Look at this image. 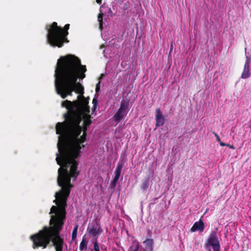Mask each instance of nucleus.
Segmentation results:
<instances>
[{
  "mask_svg": "<svg viewBox=\"0 0 251 251\" xmlns=\"http://www.w3.org/2000/svg\"><path fill=\"white\" fill-rule=\"evenodd\" d=\"M59 135L56 161L60 167L58 170L57 182L61 188L55 193V200L53 202L60 209L66 210L68 198L74 187L71 183V178L75 180L79 174L76 159L80 156L82 148L84 147L82 144L86 141V138L82 135L76 137L73 132L66 130Z\"/></svg>",
  "mask_w": 251,
  "mask_h": 251,
  "instance_id": "f257e3e1",
  "label": "nucleus"
},
{
  "mask_svg": "<svg viewBox=\"0 0 251 251\" xmlns=\"http://www.w3.org/2000/svg\"><path fill=\"white\" fill-rule=\"evenodd\" d=\"M86 71V66L82 65L80 59L75 55L61 56L58 60L54 74L57 94L63 99L68 96H72L73 92L79 94L75 100H65L62 102V106L68 110L63 116L80 110L85 102L89 101V97L83 95L84 87L77 82V79L82 80L85 77Z\"/></svg>",
  "mask_w": 251,
  "mask_h": 251,
  "instance_id": "f03ea898",
  "label": "nucleus"
},
{
  "mask_svg": "<svg viewBox=\"0 0 251 251\" xmlns=\"http://www.w3.org/2000/svg\"><path fill=\"white\" fill-rule=\"evenodd\" d=\"M50 214L53 215L50 217L49 226H44L37 233L30 236L33 242L32 248L45 249L51 243L50 245L54 247L55 251H63L64 240L60 236V232L66 219V210L52 205Z\"/></svg>",
  "mask_w": 251,
  "mask_h": 251,
  "instance_id": "7ed1b4c3",
  "label": "nucleus"
},
{
  "mask_svg": "<svg viewBox=\"0 0 251 251\" xmlns=\"http://www.w3.org/2000/svg\"><path fill=\"white\" fill-rule=\"evenodd\" d=\"M80 110L63 116L65 122H58L56 125V133L57 134L63 133V130L73 132L75 136H79L81 132H87L89 127L84 125L80 126L82 121L80 116Z\"/></svg>",
  "mask_w": 251,
  "mask_h": 251,
  "instance_id": "20e7f679",
  "label": "nucleus"
},
{
  "mask_svg": "<svg viewBox=\"0 0 251 251\" xmlns=\"http://www.w3.org/2000/svg\"><path fill=\"white\" fill-rule=\"evenodd\" d=\"M70 28V24L65 25L63 28L58 26L56 22H53L49 25L48 30L47 41L49 44L52 47L61 48L64 43L69 41L67 36L69 34L68 30Z\"/></svg>",
  "mask_w": 251,
  "mask_h": 251,
  "instance_id": "39448f33",
  "label": "nucleus"
},
{
  "mask_svg": "<svg viewBox=\"0 0 251 251\" xmlns=\"http://www.w3.org/2000/svg\"><path fill=\"white\" fill-rule=\"evenodd\" d=\"M89 101L85 102L84 104L81 106L80 116L82 119H83V125L89 127L92 123L91 120L92 116L89 114L90 112V107L88 105Z\"/></svg>",
  "mask_w": 251,
  "mask_h": 251,
  "instance_id": "423d86ee",
  "label": "nucleus"
},
{
  "mask_svg": "<svg viewBox=\"0 0 251 251\" xmlns=\"http://www.w3.org/2000/svg\"><path fill=\"white\" fill-rule=\"evenodd\" d=\"M87 230L90 235L96 238L102 231L100 224L97 222H93Z\"/></svg>",
  "mask_w": 251,
  "mask_h": 251,
  "instance_id": "0eeeda50",
  "label": "nucleus"
},
{
  "mask_svg": "<svg viewBox=\"0 0 251 251\" xmlns=\"http://www.w3.org/2000/svg\"><path fill=\"white\" fill-rule=\"evenodd\" d=\"M251 63V56L246 55V61L241 77L243 79H247L251 75L250 71V64Z\"/></svg>",
  "mask_w": 251,
  "mask_h": 251,
  "instance_id": "6e6552de",
  "label": "nucleus"
},
{
  "mask_svg": "<svg viewBox=\"0 0 251 251\" xmlns=\"http://www.w3.org/2000/svg\"><path fill=\"white\" fill-rule=\"evenodd\" d=\"M155 126L156 127L162 126L165 123V118L160 108H157L155 111Z\"/></svg>",
  "mask_w": 251,
  "mask_h": 251,
  "instance_id": "1a4fd4ad",
  "label": "nucleus"
},
{
  "mask_svg": "<svg viewBox=\"0 0 251 251\" xmlns=\"http://www.w3.org/2000/svg\"><path fill=\"white\" fill-rule=\"evenodd\" d=\"M204 229V224L203 221L200 219L199 221L194 223L193 226L191 228V232H195L196 231H200L202 232Z\"/></svg>",
  "mask_w": 251,
  "mask_h": 251,
  "instance_id": "9d476101",
  "label": "nucleus"
},
{
  "mask_svg": "<svg viewBox=\"0 0 251 251\" xmlns=\"http://www.w3.org/2000/svg\"><path fill=\"white\" fill-rule=\"evenodd\" d=\"M204 248L207 251H220V243H205Z\"/></svg>",
  "mask_w": 251,
  "mask_h": 251,
  "instance_id": "9b49d317",
  "label": "nucleus"
},
{
  "mask_svg": "<svg viewBox=\"0 0 251 251\" xmlns=\"http://www.w3.org/2000/svg\"><path fill=\"white\" fill-rule=\"evenodd\" d=\"M205 243H220V241L217 237V232L215 231H212L206 241Z\"/></svg>",
  "mask_w": 251,
  "mask_h": 251,
  "instance_id": "f8f14e48",
  "label": "nucleus"
},
{
  "mask_svg": "<svg viewBox=\"0 0 251 251\" xmlns=\"http://www.w3.org/2000/svg\"><path fill=\"white\" fill-rule=\"evenodd\" d=\"M126 114V113L118 109L113 116L114 120L118 123L121 121V120Z\"/></svg>",
  "mask_w": 251,
  "mask_h": 251,
  "instance_id": "ddd939ff",
  "label": "nucleus"
},
{
  "mask_svg": "<svg viewBox=\"0 0 251 251\" xmlns=\"http://www.w3.org/2000/svg\"><path fill=\"white\" fill-rule=\"evenodd\" d=\"M129 107V102L126 100H122L121 103L120 107L119 108V110L127 113V110Z\"/></svg>",
  "mask_w": 251,
  "mask_h": 251,
  "instance_id": "4468645a",
  "label": "nucleus"
},
{
  "mask_svg": "<svg viewBox=\"0 0 251 251\" xmlns=\"http://www.w3.org/2000/svg\"><path fill=\"white\" fill-rule=\"evenodd\" d=\"M144 244L145 246L151 251L153 250L154 241L152 239L148 238L146 239L144 242Z\"/></svg>",
  "mask_w": 251,
  "mask_h": 251,
  "instance_id": "2eb2a0df",
  "label": "nucleus"
},
{
  "mask_svg": "<svg viewBox=\"0 0 251 251\" xmlns=\"http://www.w3.org/2000/svg\"><path fill=\"white\" fill-rule=\"evenodd\" d=\"M87 241H86L85 236H84L79 245V250L80 251H82L84 250H86L87 249Z\"/></svg>",
  "mask_w": 251,
  "mask_h": 251,
  "instance_id": "dca6fc26",
  "label": "nucleus"
},
{
  "mask_svg": "<svg viewBox=\"0 0 251 251\" xmlns=\"http://www.w3.org/2000/svg\"><path fill=\"white\" fill-rule=\"evenodd\" d=\"M103 16L102 13H100L98 15V21L99 24V28L101 30L103 28Z\"/></svg>",
  "mask_w": 251,
  "mask_h": 251,
  "instance_id": "f3484780",
  "label": "nucleus"
},
{
  "mask_svg": "<svg viewBox=\"0 0 251 251\" xmlns=\"http://www.w3.org/2000/svg\"><path fill=\"white\" fill-rule=\"evenodd\" d=\"M149 186V178H146L143 181V183L141 186V189L142 190H146L148 188Z\"/></svg>",
  "mask_w": 251,
  "mask_h": 251,
  "instance_id": "a211bd4d",
  "label": "nucleus"
},
{
  "mask_svg": "<svg viewBox=\"0 0 251 251\" xmlns=\"http://www.w3.org/2000/svg\"><path fill=\"white\" fill-rule=\"evenodd\" d=\"M78 227V225H76L73 229V232H72V241H74L76 239Z\"/></svg>",
  "mask_w": 251,
  "mask_h": 251,
  "instance_id": "6ab92c4d",
  "label": "nucleus"
},
{
  "mask_svg": "<svg viewBox=\"0 0 251 251\" xmlns=\"http://www.w3.org/2000/svg\"><path fill=\"white\" fill-rule=\"evenodd\" d=\"M119 179V177H117V176L114 177V179H113V180L112 181V182H111V184H110L111 188H114L116 187Z\"/></svg>",
  "mask_w": 251,
  "mask_h": 251,
  "instance_id": "aec40b11",
  "label": "nucleus"
},
{
  "mask_svg": "<svg viewBox=\"0 0 251 251\" xmlns=\"http://www.w3.org/2000/svg\"><path fill=\"white\" fill-rule=\"evenodd\" d=\"M213 133L215 135V136L216 137L217 140L219 142L220 145L221 146H226V144L223 143V142H222L221 141L219 136L215 132H213Z\"/></svg>",
  "mask_w": 251,
  "mask_h": 251,
  "instance_id": "412c9836",
  "label": "nucleus"
},
{
  "mask_svg": "<svg viewBox=\"0 0 251 251\" xmlns=\"http://www.w3.org/2000/svg\"><path fill=\"white\" fill-rule=\"evenodd\" d=\"M123 167V165L122 162H121V161H119L118 163V165H117L116 170L121 172Z\"/></svg>",
  "mask_w": 251,
  "mask_h": 251,
  "instance_id": "4be33fe9",
  "label": "nucleus"
},
{
  "mask_svg": "<svg viewBox=\"0 0 251 251\" xmlns=\"http://www.w3.org/2000/svg\"><path fill=\"white\" fill-rule=\"evenodd\" d=\"M94 250L95 251H100V248L97 241L94 242Z\"/></svg>",
  "mask_w": 251,
  "mask_h": 251,
  "instance_id": "5701e85b",
  "label": "nucleus"
},
{
  "mask_svg": "<svg viewBox=\"0 0 251 251\" xmlns=\"http://www.w3.org/2000/svg\"><path fill=\"white\" fill-rule=\"evenodd\" d=\"M138 250H139V246H138V245H136L134 247V249H133V247H130L129 248L128 251H138Z\"/></svg>",
  "mask_w": 251,
  "mask_h": 251,
  "instance_id": "b1692460",
  "label": "nucleus"
},
{
  "mask_svg": "<svg viewBox=\"0 0 251 251\" xmlns=\"http://www.w3.org/2000/svg\"><path fill=\"white\" fill-rule=\"evenodd\" d=\"M100 90V81H99L96 85V92L97 93L99 92Z\"/></svg>",
  "mask_w": 251,
  "mask_h": 251,
  "instance_id": "393cba45",
  "label": "nucleus"
},
{
  "mask_svg": "<svg viewBox=\"0 0 251 251\" xmlns=\"http://www.w3.org/2000/svg\"><path fill=\"white\" fill-rule=\"evenodd\" d=\"M97 107V105H93V106L92 107V112H93V114H94V115H96V114Z\"/></svg>",
  "mask_w": 251,
  "mask_h": 251,
  "instance_id": "a878e982",
  "label": "nucleus"
},
{
  "mask_svg": "<svg viewBox=\"0 0 251 251\" xmlns=\"http://www.w3.org/2000/svg\"><path fill=\"white\" fill-rule=\"evenodd\" d=\"M121 172L119 171H117L116 170L115 171V176L118 177H120V175H121Z\"/></svg>",
  "mask_w": 251,
  "mask_h": 251,
  "instance_id": "bb28decb",
  "label": "nucleus"
},
{
  "mask_svg": "<svg viewBox=\"0 0 251 251\" xmlns=\"http://www.w3.org/2000/svg\"><path fill=\"white\" fill-rule=\"evenodd\" d=\"M93 105H98V100L96 98H94L92 100Z\"/></svg>",
  "mask_w": 251,
  "mask_h": 251,
  "instance_id": "cd10ccee",
  "label": "nucleus"
},
{
  "mask_svg": "<svg viewBox=\"0 0 251 251\" xmlns=\"http://www.w3.org/2000/svg\"><path fill=\"white\" fill-rule=\"evenodd\" d=\"M107 13L108 14H110V17H112L113 16V12L112 11V10L110 8H109L108 9Z\"/></svg>",
  "mask_w": 251,
  "mask_h": 251,
  "instance_id": "c85d7f7f",
  "label": "nucleus"
},
{
  "mask_svg": "<svg viewBox=\"0 0 251 251\" xmlns=\"http://www.w3.org/2000/svg\"><path fill=\"white\" fill-rule=\"evenodd\" d=\"M225 146L229 147L230 149H232L233 150H235V148L233 145H231L230 144H226V146Z\"/></svg>",
  "mask_w": 251,
  "mask_h": 251,
  "instance_id": "c756f323",
  "label": "nucleus"
},
{
  "mask_svg": "<svg viewBox=\"0 0 251 251\" xmlns=\"http://www.w3.org/2000/svg\"><path fill=\"white\" fill-rule=\"evenodd\" d=\"M173 49V42H172L171 44V47H170V53L172 51Z\"/></svg>",
  "mask_w": 251,
  "mask_h": 251,
  "instance_id": "7c9ffc66",
  "label": "nucleus"
},
{
  "mask_svg": "<svg viewBox=\"0 0 251 251\" xmlns=\"http://www.w3.org/2000/svg\"><path fill=\"white\" fill-rule=\"evenodd\" d=\"M148 234L150 237L151 236V231L150 229L148 230Z\"/></svg>",
  "mask_w": 251,
  "mask_h": 251,
  "instance_id": "2f4dec72",
  "label": "nucleus"
},
{
  "mask_svg": "<svg viewBox=\"0 0 251 251\" xmlns=\"http://www.w3.org/2000/svg\"><path fill=\"white\" fill-rule=\"evenodd\" d=\"M82 136H83V137H85V138H86V137H87V132H83Z\"/></svg>",
  "mask_w": 251,
  "mask_h": 251,
  "instance_id": "473e14b6",
  "label": "nucleus"
},
{
  "mask_svg": "<svg viewBox=\"0 0 251 251\" xmlns=\"http://www.w3.org/2000/svg\"><path fill=\"white\" fill-rule=\"evenodd\" d=\"M96 2L98 4H101V0H96Z\"/></svg>",
  "mask_w": 251,
  "mask_h": 251,
  "instance_id": "72a5a7b5",
  "label": "nucleus"
},
{
  "mask_svg": "<svg viewBox=\"0 0 251 251\" xmlns=\"http://www.w3.org/2000/svg\"><path fill=\"white\" fill-rule=\"evenodd\" d=\"M249 127L251 129V123L249 125Z\"/></svg>",
  "mask_w": 251,
  "mask_h": 251,
  "instance_id": "f704fd0d",
  "label": "nucleus"
}]
</instances>
